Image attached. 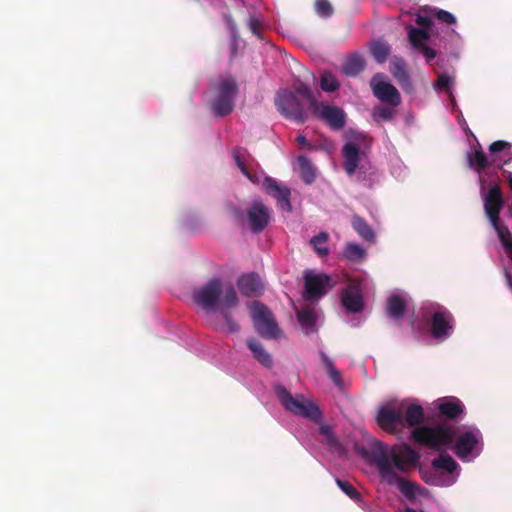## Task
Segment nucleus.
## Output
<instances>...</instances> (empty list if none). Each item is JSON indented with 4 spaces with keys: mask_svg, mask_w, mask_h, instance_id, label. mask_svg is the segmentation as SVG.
Returning a JSON list of instances; mask_svg holds the SVG:
<instances>
[{
    "mask_svg": "<svg viewBox=\"0 0 512 512\" xmlns=\"http://www.w3.org/2000/svg\"><path fill=\"white\" fill-rule=\"evenodd\" d=\"M490 159L481 148L467 154V163L470 168L479 174V182L484 185L485 176H497V171L512 161V145L503 140L490 144Z\"/></svg>",
    "mask_w": 512,
    "mask_h": 512,
    "instance_id": "nucleus-1",
    "label": "nucleus"
},
{
    "mask_svg": "<svg viewBox=\"0 0 512 512\" xmlns=\"http://www.w3.org/2000/svg\"><path fill=\"white\" fill-rule=\"evenodd\" d=\"M194 302L206 312L234 308L239 299L232 284L225 285L220 277H213L193 291Z\"/></svg>",
    "mask_w": 512,
    "mask_h": 512,
    "instance_id": "nucleus-2",
    "label": "nucleus"
},
{
    "mask_svg": "<svg viewBox=\"0 0 512 512\" xmlns=\"http://www.w3.org/2000/svg\"><path fill=\"white\" fill-rule=\"evenodd\" d=\"M372 457L379 473L381 474V461L386 460L390 469H396L402 473L408 472L419 462L420 455L408 444L388 447L382 442H377L372 450Z\"/></svg>",
    "mask_w": 512,
    "mask_h": 512,
    "instance_id": "nucleus-3",
    "label": "nucleus"
},
{
    "mask_svg": "<svg viewBox=\"0 0 512 512\" xmlns=\"http://www.w3.org/2000/svg\"><path fill=\"white\" fill-rule=\"evenodd\" d=\"M411 440L416 444L440 451L454 443L455 431L446 423L435 426L422 425L412 430Z\"/></svg>",
    "mask_w": 512,
    "mask_h": 512,
    "instance_id": "nucleus-4",
    "label": "nucleus"
},
{
    "mask_svg": "<svg viewBox=\"0 0 512 512\" xmlns=\"http://www.w3.org/2000/svg\"><path fill=\"white\" fill-rule=\"evenodd\" d=\"M212 88L215 95L211 105L213 113L218 117L231 114L239 91L236 80L233 77H221Z\"/></svg>",
    "mask_w": 512,
    "mask_h": 512,
    "instance_id": "nucleus-5",
    "label": "nucleus"
},
{
    "mask_svg": "<svg viewBox=\"0 0 512 512\" xmlns=\"http://www.w3.org/2000/svg\"><path fill=\"white\" fill-rule=\"evenodd\" d=\"M277 395L281 401V404L292 414L312 420L314 422L321 420L322 413L319 407L312 401L305 399L302 395L293 397L284 387L277 388Z\"/></svg>",
    "mask_w": 512,
    "mask_h": 512,
    "instance_id": "nucleus-6",
    "label": "nucleus"
},
{
    "mask_svg": "<svg viewBox=\"0 0 512 512\" xmlns=\"http://www.w3.org/2000/svg\"><path fill=\"white\" fill-rule=\"evenodd\" d=\"M233 214L239 223L243 224L247 221L249 229L255 234L262 232L268 226L271 218L270 209L260 200H254L251 203L246 216L239 208H234Z\"/></svg>",
    "mask_w": 512,
    "mask_h": 512,
    "instance_id": "nucleus-7",
    "label": "nucleus"
},
{
    "mask_svg": "<svg viewBox=\"0 0 512 512\" xmlns=\"http://www.w3.org/2000/svg\"><path fill=\"white\" fill-rule=\"evenodd\" d=\"M250 308L255 331L262 338H278L281 334V330L278 327V324L270 309L258 301H254Z\"/></svg>",
    "mask_w": 512,
    "mask_h": 512,
    "instance_id": "nucleus-8",
    "label": "nucleus"
},
{
    "mask_svg": "<svg viewBox=\"0 0 512 512\" xmlns=\"http://www.w3.org/2000/svg\"><path fill=\"white\" fill-rule=\"evenodd\" d=\"M275 105L281 115L297 123H304L308 119L302 103L291 91L285 89L277 91Z\"/></svg>",
    "mask_w": 512,
    "mask_h": 512,
    "instance_id": "nucleus-9",
    "label": "nucleus"
},
{
    "mask_svg": "<svg viewBox=\"0 0 512 512\" xmlns=\"http://www.w3.org/2000/svg\"><path fill=\"white\" fill-rule=\"evenodd\" d=\"M335 286L330 275L306 271L304 274L303 298L309 302H316Z\"/></svg>",
    "mask_w": 512,
    "mask_h": 512,
    "instance_id": "nucleus-10",
    "label": "nucleus"
},
{
    "mask_svg": "<svg viewBox=\"0 0 512 512\" xmlns=\"http://www.w3.org/2000/svg\"><path fill=\"white\" fill-rule=\"evenodd\" d=\"M404 407L402 404L390 402L378 409L376 421L377 424L390 434L402 432L404 427Z\"/></svg>",
    "mask_w": 512,
    "mask_h": 512,
    "instance_id": "nucleus-11",
    "label": "nucleus"
},
{
    "mask_svg": "<svg viewBox=\"0 0 512 512\" xmlns=\"http://www.w3.org/2000/svg\"><path fill=\"white\" fill-rule=\"evenodd\" d=\"M312 111L317 118L324 121L332 130H341L346 124V114L338 106L317 102Z\"/></svg>",
    "mask_w": 512,
    "mask_h": 512,
    "instance_id": "nucleus-12",
    "label": "nucleus"
},
{
    "mask_svg": "<svg viewBox=\"0 0 512 512\" xmlns=\"http://www.w3.org/2000/svg\"><path fill=\"white\" fill-rule=\"evenodd\" d=\"M429 325L432 337L444 340L449 337L453 329L454 317L445 307L438 306L429 320Z\"/></svg>",
    "mask_w": 512,
    "mask_h": 512,
    "instance_id": "nucleus-13",
    "label": "nucleus"
},
{
    "mask_svg": "<svg viewBox=\"0 0 512 512\" xmlns=\"http://www.w3.org/2000/svg\"><path fill=\"white\" fill-rule=\"evenodd\" d=\"M484 212L488 217L492 226L498 225L500 222V213L504 207L505 201L503 198L500 186L495 183L488 192L484 195Z\"/></svg>",
    "mask_w": 512,
    "mask_h": 512,
    "instance_id": "nucleus-14",
    "label": "nucleus"
},
{
    "mask_svg": "<svg viewBox=\"0 0 512 512\" xmlns=\"http://www.w3.org/2000/svg\"><path fill=\"white\" fill-rule=\"evenodd\" d=\"M341 304L349 313H360L364 309V299L360 284L351 281L341 292Z\"/></svg>",
    "mask_w": 512,
    "mask_h": 512,
    "instance_id": "nucleus-15",
    "label": "nucleus"
},
{
    "mask_svg": "<svg viewBox=\"0 0 512 512\" xmlns=\"http://www.w3.org/2000/svg\"><path fill=\"white\" fill-rule=\"evenodd\" d=\"M481 438L482 434L478 429L461 433L455 441V454L462 460L466 459L476 449Z\"/></svg>",
    "mask_w": 512,
    "mask_h": 512,
    "instance_id": "nucleus-16",
    "label": "nucleus"
},
{
    "mask_svg": "<svg viewBox=\"0 0 512 512\" xmlns=\"http://www.w3.org/2000/svg\"><path fill=\"white\" fill-rule=\"evenodd\" d=\"M381 477L389 484H397L400 492L407 498L415 496L417 485L400 477L394 469H390L386 460L381 461Z\"/></svg>",
    "mask_w": 512,
    "mask_h": 512,
    "instance_id": "nucleus-17",
    "label": "nucleus"
},
{
    "mask_svg": "<svg viewBox=\"0 0 512 512\" xmlns=\"http://www.w3.org/2000/svg\"><path fill=\"white\" fill-rule=\"evenodd\" d=\"M377 74L371 81V88L374 96L381 102L386 103L390 106H398L401 103V96L398 90L388 82H374Z\"/></svg>",
    "mask_w": 512,
    "mask_h": 512,
    "instance_id": "nucleus-18",
    "label": "nucleus"
},
{
    "mask_svg": "<svg viewBox=\"0 0 512 512\" xmlns=\"http://www.w3.org/2000/svg\"><path fill=\"white\" fill-rule=\"evenodd\" d=\"M263 185L267 193L272 195L278 206L285 211H291L292 206L290 203V189L286 186H281L276 180L271 177H266Z\"/></svg>",
    "mask_w": 512,
    "mask_h": 512,
    "instance_id": "nucleus-19",
    "label": "nucleus"
},
{
    "mask_svg": "<svg viewBox=\"0 0 512 512\" xmlns=\"http://www.w3.org/2000/svg\"><path fill=\"white\" fill-rule=\"evenodd\" d=\"M362 156H364V153L359 150L354 142L348 141L345 143L342 148V157L343 169L347 175L352 176L358 168H362L360 167V160Z\"/></svg>",
    "mask_w": 512,
    "mask_h": 512,
    "instance_id": "nucleus-20",
    "label": "nucleus"
},
{
    "mask_svg": "<svg viewBox=\"0 0 512 512\" xmlns=\"http://www.w3.org/2000/svg\"><path fill=\"white\" fill-rule=\"evenodd\" d=\"M229 309L221 307L219 310L220 316L213 318L211 321V326L215 331L220 333H238L240 331V325L232 317Z\"/></svg>",
    "mask_w": 512,
    "mask_h": 512,
    "instance_id": "nucleus-21",
    "label": "nucleus"
},
{
    "mask_svg": "<svg viewBox=\"0 0 512 512\" xmlns=\"http://www.w3.org/2000/svg\"><path fill=\"white\" fill-rule=\"evenodd\" d=\"M240 292L247 297L257 296L263 291V284L258 274L252 272L240 276L237 280Z\"/></svg>",
    "mask_w": 512,
    "mask_h": 512,
    "instance_id": "nucleus-22",
    "label": "nucleus"
},
{
    "mask_svg": "<svg viewBox=\"0 0 512 512\" xmlns=\"http://www.w3.org/2000/svg\"><path fill=\"white\" fill-rule=\"evenodd\" d=\"M296 316L306 335L317 332L316 322L318 314L313 307L309 305L301 307V309L296 310Z\"/></svg>",
    "mask_w": 512,
    "mask_h": 512,
    "instance_id": "nucleus-23",
    "label": "nucleus"
},
{
    "mask_svg": "<svg viewBox=\"0 0 512 512\" xmlns=\"http://www.w3.org/2000/svg\"><path fill=\"white\" fill-rule=\"evenodd\" d=\"M390 72L403 89L411 87L410 76L402 57L395 55L391 58Z\"/></svg>",
    "mask_w": 512,
    "mask_h": 512,
    "instance_id": "nucleus-24",
    "label": "nucleus"
},
{
    "mask_svg": "<svg viewBox=\"0 0 512 512\" xmlns=\"http://www.w3.org/2000/svg\"><path fill=\"white\" fill-rule=\"evenodd\" d=\"M366 67V60L360 53L351 54L341 67V72L345 76L355 77Z\"/></svg>",
    "mask_w": 512,
    "mask_h": 512,
    "instance_id": "nucleus-25",
    "label": "nucleus"
},
{
    "mask_svg": "<svg viewBox=\"0 0 512 512\" xmlns=\"http://www.w3.org/2000/svg\"><path fill=\"white\" fill-rule=\"evenodd\" d=\"M233 158L237 167L250 181L254 182V176L250 173L251 161H253L251 155L245 148L236 147L232 151Z\"/></svg>",
    "mask_w": 512,
    "mask_h": 512,
    "instance_id": "nucleus-26",
    "label": "nucleus"
},
{
    "mask_svg": "<svg viewBox=\"0 0 512 512\" xmlns=\"http://www.w3.org/2000/svg\"><path fill=\"white\" fill-rule=\"evenodd\" d=\"M439 412L449 419H456L464 412V405L457 398L443 399L439 404Z\"/></svg>",
    "mask_w": 512,
    "mask_h": 512,
    "instance_id": "nucleus-27",
    "label": "nucleus"
},
{
    "mask_svg": "<svg viewBox=\"0 0 512 512\" xmlns=\"http://www.w3.org/2000/svg\"><path fill=\"white\" fill-rule=\"evenodd\" d=\"M406 307V301L402 296L392 294L387 299L386 313L390 318L400 319L403 317Z\"/></svg>",
    "mask_w": 512,
    "mask_h": 512,
    "instance_id": "nucleus-28",
    "label": "nucleus"
},
{
    "mask_svg": "<svg viewBox=\"0 0 512 512\" xmlns=\"http://www.w3.org/2000/svg\"><path fill=\"white\" fill-rule=\"evenodd\" d=\"M247 346L253 353L254 358L265 367L272 366L271 355L264 349L263 345L254 338L247 340Z\"/></svg>",
    "mask_w": 512,
    "mask_h": 512,
    "instance_id": "nucleus-29",
    "label": "nucleus"
},
{
    "mask_svg": "<svg viewBox=\"0 0 512 512\" xmlns=\"http://www.w3.org/2000/svg\"><path fill=\"white\" fill-rule=\"evenodd\" d=\"M404 424L406 423L411 427H420L419 425L424 420V410L420 405L411 404L404 409L403 414Z\"/></svg>",
    "mask_w": 512,
    "mask_h": 512,
    "instance_id": "nucleus-30",
    "label": "nucleus"
},
{
    "mask_svg": "<svg viewBox=\"0 0 512 512\" xmlns=\"http://www.w3.org/2000/svg\"><path fill=\"white\" fill-rule=\"evenodd\" d=\"M297 160L302 180L306 184L314 182L316 174L310 159L305 155H300Z\"/></svg>",
    "mask_w": 512,
    "mask_h": 512,
    "instance_id": "nucleus-31",
    "label": "nucleus"
},
{
    "mask_svg": "<svg viewBox=\"0 0 512 512\" xmlns=\"http://www.w3.org/2000/svg\"><path fill=\"white\" fill-rule=\"evenodd\" d=\"M352 227L354 230L365 240L372 242L375 239V234L367 222L358 215L352 217Z\"/></svg>",
    "mask_w": 512,
    "mask_h": 512,
    "instance_id": "nucleus-32",
    "label": "nucleus"
},
{
    "mask_svg": "<svg viewBox=\"0 0 512 512\" xmlns=\"http://www.w3.org/2000/svg\"><path fill=\"white\" fill-rule=\"evenodd\" d=\"M320 357L322 359L323 364L326 367L327 374L332 382L337 387L343 386V380L340 371H338L333 363V361L326 355L325 352H320Z\"/></svg>",
    "mask_w": 512,
    "mask_h": 512,
    "instance_id": "nucleus-33",
    "label": "nucleus"
},
{
    "mask_svg": "<svg viewBox=\"0 0 512 512\" xmlns=\"http://www.w3.org/2000/svg\"><path fill=\"white\" fill-rule=\"evenodd\" d=\"M408 38L411 45L418 50L426 45L425 42L429 39V33L424 29L411 27L408 32Z\"/></svg>",
    "mask_w": 512,
    "mask_h": 512,
    "instance_id": "nucleus-34",
    "label": "nucleus"
},
{
    "mask_svg": "<svg viewBox=\"0 0 512 512\" xmlns=\"http://www.w3.org/2000/svg\"><path fill=\"white\" fill-rule=\"evenodd\" d=\"M432 467L442 469L448 473H453L458 467L457 462L448 454H440L438 458L433 459Z\"/></svg>",
    "mask_w": 512,
    "mask_h": 512,
    "instance_id": "nucleus-35",
    "label": "nucleus"
},
{
    "mask_svg": "<svg viewBox=\"0 0 512 512\" xmlns=\"http://www.w3.org/2000/svg\"><path fill=\"white\" fill-rule=\"evenodd\" d=\"M329 235L326 232H320L310 239V244L313 246L316 253L320 256H326L329 254L327 242Z\"/></svg>",
    "mask_w": 512,
    "mask_h": 512,
    "instance_id": "nucleus-36",
    "label": "nucleus"
},
{
    "mask_svg": "<svg viewBox=\"0 0 512 512\" xmlns=\"http://www.w3.org/2000/svg\"><path fill=\"white\" fill-rule=\"evenodd\" d=\"M371 54L378 63H384L390 52L391 48L387 43L375 41L371 45Z\"/></svg>",
    "mask_w": 512,
    "mask_h": 512,
    "instance_id": "nucleus-37",
    "label": "nucleus"
},
{
    "mask_svg": "<svg viewBox=\"0 0 512 512\" xmlns=\"http://www.w3.org/2000/svg\"><path fill=\"white\" fill-rule=\"evenodd\" d=\"M396 106H384L379 105L376 106L373 110L372 117L374 121L380 122V121H390L394 118L396 115Z\"/></svg>",
    "mask_w": 512,
    "mask_h": 512,
    "instance_id": "nucleus-38",
    "label": "nucleus"
},
{
    "mask_svg": "<svg viewBox=\"0 0 512 512\" xmlns=\"http://www.w3.org/2000/svg\"><path fill=\"white\" fill-rule=\"evenodd\" d=\"M492 227L497 232L499 240L503 248L505 249L506 253L512 255V235L509 229L503 226L501 223H498V225Z\"/></svg>",
    "mask_w": 512,
    "mask_h": 512,
    "instance_id": "nucleus-39",
    "label": "nucleus"
},
{
    "mask_svg": "<svg viewBox=\"0 0 512 512\" xmlns=\"http://www.w3.org/2000/svg\"><path fill=\"white\" fill-rule=\"evenodd\" d=\"M293 89H294L295 93L302 96L304 99H306L309 102V106L311 109L318 102L317 99L314 97L311 88L304 82H302L300 80L296 81L295 84L293 85Z\"/></svg>",
    "mask_w": 512,
    "mask_h": 512,
    "instance_id": "nucleus-40",
    "label": "nucleus"
},
{
    "mask_svg": "<svg viewBox=\"0 0 512 512\" xmlns=\"http://www.w3.org/2000/svg\"><path fill=\"white\" fill-rule=\"evenodd\" d=\"M320 87L325 92H334L339 89L340 83L331 72L324 71L320 78Z\"/></svg>",
    "mask_w": 512,
    "mask_h": 512,
    "instance_id": "nucleus-41",
    "label": "nucleus"
},
{
    "mask_svg": "<svg viewBox=\"0 0 512 512\" xmlns=\"http://www.w3.org/2000/svg\"><path fill=\"white\" fill-rule=\"evenodd\" d=\"M336 484L350 499L354 501L361 500V494L350 482L337 478Z\"/></svg>",
    "mask_w": 512,
    "mask_h": 512,
    "instance_id": "nucleus-42",
    "label": "nucleus"
},
{
    "mask_svg": "<svg viewBox=\"0 0 512 512\" xmlns=\"http://www.w3.org/2000/svg\"><path fill=\"white\" fill-rule=\"evenodd\" d=\"M314 8L320 17L328 18L334 13V9L328 0H316Z\"/></svg>",
    "mask_w": 512,
    "mask_h": 512,
    "instance_id": "nucleus-43",
    "label": "nucleus"
},
{
    "mask_svg": "<svg viewBox=\"0 0 512 512\" xmlns=\"http://www.w3.org/2000/svg\"><path fill=\"white\" fill-rule=\"evenodd\" d=\"M436 18L443 22V23H446V24H449V25H452V24H455L456 23V18L455 16L446 11V10H442V9H439L436 14H435Z\"/></svg>",
    "mask_w": 512,
    "mask_h": 512,
    "instance_id": "nucleus-44",
    "label": "nucleus"
},
{
    "mask_svg": "<svg viewBox=\"0 0 512 512\" xmlns=\"http://www.w3.org/2000/svg\"><path fill=\"white\" fill-rule=\"evenodd\" d=\"M365 250L356 243H348L346 246V253L345 256H364Z\"/></svg>",
    "mask_w": 512,
    "mask_h": 512,
    "instance_id": "nucleus-45",
    "label": "nucleus"
},
{
    "mask_svg": "<svg viewBox=\"0 0 512 512\" xmlns=\"http://www.w3.org/2000/svg\"><path fill=\"white\" fill-rule=\"evenodd\" d=\"M451 82H452V79L449 75L441 74L436 81V86L440 90H449Z\"/></svg>",
    "mask_w": 512,
    "mask_h": 512,
    "instance_id": "nucleus-46",
    "label": "nucleus"
},
{
    "mask_svg": "<svg viewBox=\"0 0 512 512\" xmlns=\"http://www.w3.org/2000/svg\"><path fill=\"white\" fill-rule=\"evenodd\" d=\"M320 434L325 436L327 441L330 443V444H335L336 443V439L331 431V428L329 426H321L320 427Z\"/></svg>",
    "mask_w": 512,
    "mask_h": 512,
    "instance_id": "nucleus-47",
    "label": "nucleus"
},
{
    "mask_svg": "<svg viewBox=\"0 0 512 512\" xmlns=\"http://www.w3.org/2000/svg\"><path fill=\"white\" fill-rule=\"evenodd\" d=\"M418 50L421 51L423 56L426 58L427 62L434 59L436 56V51L427 45L422 46Z\"/></svg>",
    "mask_w": 512,
    "mask_h": 512,
    "instance_id": "nucleus-48",
    "label": "nucleus"
},
{
    "mask_svg": "<svg viewBox=\"0 0 512 512\" xmlns=\"http://www.w3.org/2000/svg\"><path fill=\"white\" fill-rule=\"evenodd\" d=\"M250 30L254 35L261 38L260 22L256 18H251L249 22Z\"/></svg>",
    "mask_w": 512,
    "mask_h": 512,
    "instance_id": "nucleus-49",
    "label": "nucleus"
},
{
    "mask_svg": "<svg viewBox=\"0 0 512 512\" xmlns=\"http://www.w3.org/2000/svg\"><path fill=\"white\" fill-rule=\"evenodd\" d=\"M418 25H421L423 27H430L432 25V21L429 18L418 16L416 20Z\"/></svg>",
    "mask_w": 512,
    "mask_h": 512,
    "instance_id": "nucleus-50",
    "label": "nucleus"
},
{
    "mask_svg": "<svg viewBox=\"0 0 512 512\" xmlns=\"http://www.w3.org/2000/svg\"><path fill=\"white\" fill-rule=\"evenodd\" d=\"M230 45H231V56L235 57L237 54V48H238V40L235 36L232 38Z\"/></svg>",
    "mask_w": 512,
    "mask_h": 512,
    "instance_id": "nucleus-51",
    "label": "nucleus"
},
{
    "mask_svg": "<svg viewBox=\"0 0 512 512\" xmlns=\"http://www.w3.org/2000/svg\"><path fill=\"white\" fill-rule=\"evenodd\" d=\"M296 141L301 146H306L308 148L311 147V145L308 143V141L304 135H298L296 138Z\"/></svg>",
    "mask_w": 512,
    "mask_h": 512,
    "instance_id": "nucleus-52",
    "label": "nucleus"
},
{
    "mask_svg": "<svg viewBox=\"0 0 512 512\" xmlns=\"http://www.w3.org/2000/svg\"><path fill=\"white\" fill-rule=\"evenodd\" d=\"M502 171H503V174L507 176L509 187L512 190V172H509V171H506V170H503V169H502Z\"/></svg>",
    "mask_w": 512,
    "mask_h": 512,
    "instance_id": "nucleus-53",
    "label": "nucleus"
},
{
    "mask_svg": "<svg viewBox=\"0 0 512 512\" xmlns=\"http://www.w3.org/2000/svg\"><path fill=\"white\" fill-rule=\"evenodd\" d=\"M505 276L510 286H512V275L505 269Z\"/></svg>",
    "mask_w": 512,
    "mask_h": 512,
    "instance_id": "nucleus-54",
    "label": "nucleus"
},
{
    "mask_svg": "<svg viewBox=\"0 0 512 512\" xmlns=\"http://www.w3.org/2000/svg\"><path fill=\"white\" fill-rule=\"evenodd\" d=\"M422 479H423L426 483H428V484H433V483H434L433 481L429 480V479H428L426 476H424V475H423Z\"/></svg>",
    "mask_w": 512,
    "mask_h": 512,
    "instance_id": "nucleus-55",
    "label": "nucleus"
},
{
    "mask_svg": "<svg viewBox=\"0 0 512 512\" xmlns=\"http://www.w3.org/2000/svg\"><path fill=\"white\" fill-rule=\"evenodd\" d=\"M404 512H416L414 509L407 508Z\"/></svg>",
    "mask_w": 512,
    "mask_h": 512,
    "instance_id": "nucleus-56",
    "label": "nucleus"
},
{
    "mask_svg": "<svg viewBox=\"0 0 512 512\" xmlns=\"http://www.w3.org/2000/svg\"><path fill=\"white\" fill-rule=\"evenodd\" d=\"M510 260H512V258H510Z\"/></svg>",
    "mask_w": 512,
    "mask_h": 512,
    "instance_id": "nucleus-57",
    "label": "nucleus"
}]
</instances>
